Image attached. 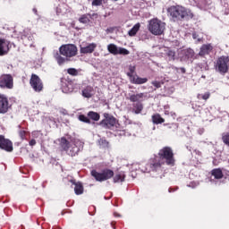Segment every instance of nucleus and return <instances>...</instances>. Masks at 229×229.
I'll use <instances>...</instances> for the list:
<instances>
[{
	"label": "nucleus",
	"instance_id": "1",
	"mask_svg": "<svg viewBox=\"0 0 229 229\" xmlns=\"http://www.w3.org/2000/svg\"><path fill=\"white\" fill-rule=\"evenodd\" d=\"M174 165V154L169 147H165L158 152V157H156L153 163L147 165L144 173H151V171H160L162 165Z\"/></svg>",
	"mask_w": 229,
	"mask_h": 229
},
{
	"label": "nucleus",
	"instance_id": "2",
	"mask_svg": "<svg viewBox=\"0 0 229 229\" xmlns=\"http://www.w3.org/2000/svg\"><path fill=\"white\" fill-rule=\"evenodd\" d=\"M59 53H55L54 58H55L58 65H64L69 58L78 55V47L72 44L63 45L59 47Z\"/></svg>",
	"mask_w": 229,
	"mask_h": 229
},
{
	"label": "nucleus",
	"instance_id": "3",
	"mask_svg": "<svg viewBox=\"0 0 229 229\" xmlns=\"http://www.w3.org/2000/svg\"><path fill=\"white\" fill-rule=\"evenodd\" d=\"M167 12L174 21H189L194 17V13L191 9L182 5H173L168 8Z\"/></svg>",
	"mask_w": 229,
	"mask_h": 229
},
{
	"label": "nucleus",
	"instance_id": "4",
	"mask_svg": "<svg viewBox=\"0 0 229 229\" xmlns=\"http://www.w3.org/2000/svg\"><path fill=\"white\" fill-rule=\"evenodd\" d=\"M60 146L70 157H76L78 152L83 149V143L76 139L69 141L65 138H61Z\"/></svg>",
	"mask_w": 229,
	"mask_h": 229
},
{
	"label": "nucleus",
	"instance_id": "5",
	"mask_svg": "<svg viewBox=\"0 0 229 229\" xmlns=\"http://www.w3.org/2000/svg\"><path fill=\"white\" fill-rule=\"evenodd\" d=\"M148 30L152 35H163L165 31V22L158 19H152L148 21Z\"/></svg>",
	"mask_w": 229,
	"mask_h": 229
},
{
	"label": "nucleus",
	"instance_id": "6",
	"mask_svg": "<svg viewBox=\"0 0 229 229\" xmlns=\"http://www.w3.org/2000/svg\"><path fill=\"white\" fill-rule=\"evenodd\" d=\"M229 58L228 56L222 55L217 58L215 62V69L216 72H220V74H226L229 69Z\"/></svg>",
	"mask_w": 229,
	"mask_h": 229
},
{
	"label": "nucleus",
	"instance_id": "7",
	"mask_svg": "<svg viewBox=\"0 0 229 229\" xmlns=\"http://www.w3.org/2000/svg\"><path fill=\"white\" fill-rule=\"evenodd\" d=\"M91 176H94L97 182H106V180H110V178L114 177V171L106 169L99 173L96 170H93L91 171Z\"/></svg>",
	"mask_w": 229,
	"mask_h": 229
},
{
	"label": "nucleus",
	"instance_id": "8",
	"mask_svg": "<svg viewBox=\"0 0 229 229\" xmlns=\"http://www.w3.org/2000/svg\"><path fill=\"white\" fill-rule=\"evenodd\" d=\"M30 85L34 92H42V89H44L42 80H40V77L35 73H32L30 77Z\"/></svg>",
	"mask_w": 229,
	"mask_h": 229
},
{
	"label": "nucleus",
	"instance_id": "9",
	"mask_svg": "<svg viewBox=\"0 0 229 229\" xmlns=\"http://www.w3.org/2000/svg\"><path fill=\"white\" fill-rule=\"evenodd\" d=\"M105 119L100 122V126L103 128H114V126H117V120L115 117L108 114H104Z\"/></svg>",
	"mask_w": 229,
	"mask_h": 229
},
{
	"label": "nucleus",
	"instance_id": "10",
	"mask_svg": "<svg viewBox=\"0 0 229 229\" xmlns=\"http://www.w3.org/2000/svg\"><path fill=\"white\" fill-rule=\"evenodd\" d=\"M1 89H13V77L10 74H3L0 76Z\"/></svg>",
	"mask_w": 229,
	"mask_h": 229
},
{
	"label": "nucleus",
	"instance_id": "11",
	"mask_svg": "<svg viewBox=\"0 0 229 229\" xmlns=\"http://www.w3.org/2000/svg\"><path fill=\"white\" fill-rule=\"evenodd\" d=\"M107 50L109 51V53H111V55H130V51L128 49L118 47L114 44H109L107 46Z\"/></svg>",
	"mask_w": 229,
	"mask_h": 229
},
{
	"label": "nucleus",
	"instance_id": "12",
	"mask_svg": "<svg viewBox=\"0 0 229 229\" xmlns=\"http://www.w3.org/2000/svg\"><path fill=\"white\" fill-rule=\"evenodd\" d=\"M81 49V53L82 55H89V54H92L93 51H96V47H98V44L96 43H82L80 46Z\"/></svg>",
	"mask_w": 229,
	"mask_h": 229
},
{
	"label": "nucleus",
	"instance_id": "13",
	"mask_svg": "<svg viewBox=\"0 0 229 229\" xmlns=\"http://www.w3.org/2000/svg\"><path fill=\"white\" fill-rule=\"evenodd\" d=\"M0 148L1 149H4V151H13V144L10 140L4 139V136H0Z\"/></svg>",
	"mask_w": 229,
	"mask_h": 229
},
{
	"label": "nucleus",
	"instance_id": "14",
	"mask_svg": "<svg viewBox=\"0 0 229 229\" xmlns=\"http://www.w3.org/2000/svg\"><path fill=\"white\" fill-rule=\"evenodd\" d=\"M10 108V104L8 103V98L4 95H0V114H6Z\"/></svg>",
	"mask_w": 229,
	"mask_h": 229
},
{
	"label": "nucleus",
	"instance_id": "15",
	"mask_svg": "<svg viewBox=\"0 0 229 229\" xmlns=\"http://www.w3.org/2000/svg\"><path fill=\"white\" fill-rule=\"evenodd\" d=\"M144 98H148L145 93L129 94V100L131 103H139L144 101Z\"/></svg>",
	"mask_w": 229,
	"mask_h": 229
},
{
	"label": "nucleus",
	"instance_id": "16",
	"mask_svg": "<svg viewBox=\"0 0 229 229\" xmlns=\"http://www.w3.org/2000/svg\"><path fill=\"white\" fill-rule=\"evenodd\" d=\"M214 49L212 44L202 45L199 52V56H206V55H210Z\"/></svg>",
	"mask_w": 229,
	"mask_h": 229
},
{
	"label": "nucleus",
	"instance_id": "17",
	"mask_svg": "<svg viewBox=\"0 0 229 229\" xmlns=\"http://www.w3.org/2000/svg\"><path fill=\"white\" fill-rule=\"evenodd\" d=\"M10 43L4 39H0V56H4V55H8V51H10Z\"/></svg>",
	"mask_w": 229,
	"mask_h": 229
},
{
	"label": "nucleus",
	"instance_id": "18",
	"mask_svg": "<svg viewBox=\"0 0 229 229\" xmlns=\"http://www.w3.org/2000/svg\"><path fill=\"white\" fill-rule=\"evenodd\" d=\"M74 90V87L72 85V82H64L63 83V86H62V91L64 93V94H71V92H72Z\"/></svg>",
	"mask_w": 229,
	"mask_h": 229
},
{
	"label": "nucleus",
	"instance_id": "19",
	"mask_svg": "<svg viewBox=\"0 0 229 229\" xmlns=\"http://www.w3.org/2000/svg\"><path fill=\"white\" fill-rule=\"evenodd\" d=\"M82 96L83 98H92L94 96V88H92L91 86L86 87L82 90Z\"/></svg>",
	"mask_w": 229,
	"mask_h": 229
},
{
	"label": "nucleus",
	"instance_id": "20",
	"mask_svg": "<svg viewBox=\"0 0 229 229\" xmlns=\"http://www.w3.org/2000/svg\"><path fill=\"white\" fill-rule=\"evenodd\" d=\"M71 182L75 185L74 187V192L77 196H80L81 194H83V185L81 184V182H76L74 181H71Z\"/></svg>",
	"mask_w": 229,
	"mask_h": 229
},
{
	"label": "nucleus",
	"instance_id": "21",
	"mask_svg": "<svg viewBox=\"0 0 229 229\" xmlns=\"http://www.w3.org/2000/svg\"><path fill=\"white\" fill-rule=\"evenodd\" d=\"M162 55L168 57V60H174L175 53L174 51L169 49L168 47H163Z\"/></svg>",
	"mask_w": 229,
	"mask_h": 229
},
{
	"label": "nucleus",
	"instance_id": "22",
	"mask_svg": "<svg viewBox=\"0 0 229 229\" xmlns=\"http://www.w3.org/2000/svg\"><path fill=\"white\" fill-rule=\"evenodd\" d=\"M124 178H126V174H124V172H119L116 174L114 177V183H121L124 182Z\"/></svg>",
	"mask_w": 229,
	"mask_h": 229
},
{
	"label": "nucleus",
	"instance_id": "23",
	"mask_svg": "<svg viewBox=\"0 0 229 229\" xmlns=\"http://www.w3.org/2000/svg\"><path fill=\"white\" fill-rule=\"evenodd\" d=\"M147 82H148V78H140L139 76L132 77V83H134L135 85H142Z\"/></svg>",
	"mask_w": 229,
	"mask_h": 229
},
{
	"label": "nucleus",
	"instance_id": "24",
	"mask_svg": "<svg viewBox=\"0 0 229 229\" xmlns=\"http://www.w3.org/2000/svg\"><path fill=\"white\" fill-rule=\"evenodd\" d=\"M152 123L154 124H162V123H165V120L159 114H156L152 115Z\"/></svg>",
	"mask_w": 229,
	"mask_h": 229
},
{
	"label": "nucleus",
	"instance_id": "25",
	"mask_svg": "<svg viewBox=\"0 0 229 229\" xmlns=\"http://www.w3.org/2000/svg\"><path fill=\"white\" fill-rule=\"evenodd\" d=\"M140 30V23H136L130 30H129V36L130 37H135L137 35V32Z\"/></svg>",
	"mask_w": 229,
	"mask_h": 229
},
{
	"label": "nucleus",
	"instance_id": "26",
	"mask_svg": "<svg viewBox=\"0 0 229 229\" xmlns=\"http://www.w3.org/2000/svg\"><path fill=\"white\" fill-rule=\"evenodd\" d=\"M212 176H214L216 180H221V178H223V171L219 168L214 169L212 171Z\"/></svg>",
	"mask_w": 229,
	"mask_h": 229
},
{
	"label": "nucleus",
	"instance_id": "27",
	"mask_svg": "<svg viewBox=\"0 0 229 229\" xmlns=\"http://www.w3.org/2000/svg\"><path fill=\"white\" fill-rule=\"evenodd\" d=\"M133 106L134 108L132 109V112H134V114H140V112H142V110L144 109V106H142L140 102L134 104Z\"/></svg>",
	"mask_w": 229,
	"mask_h": 229
},
{
	"label": "nucleus",
	"instance_id": "28",
	"mask_svg": "<svg viewBox=\"0 0 229 229\" xmlns=\"http://www.w3.org/2000/svg\"><path fill=\"white\" fill-rule=\"evenodd\" d=\"M79 22L81 24H89L90 22V14H83L81 16Z\"/></svg>",
	"mask_w": 229,
	"mask_h": 229
},
{
	"label": "nucleus",
	"instance_id": "29",
	"mask_svg": "<svg viewBox=\"0 0 229 229\" xmlns=\"http://www.w3.org/2000/svg\"><path fill=\"white\" fill-rule=\"evenodd\" d=\"M185 56L188 58V60H192L194 58V50L192 48H188L184 51Z\"/></svg>",
	"mask_w": 229,
	"mask_h": 229
},
{
	"label": "nucleus",
	"instance_id": "30",
	"mask_svg": "<svg viewBox=\"0 0 229 229\" xmlns=\"http://www.w3.org/2000/svg\"><path fill=\"white\" fill-rule=\"evenodd\" d=\"M88 117H89V119H92V121H99V114L90 111L88 113Z\"/></svg>",
	"mask_w": 229,
	"mask_h": 229
},
{
	"label": "nucleus",
	"instance_id": "31",
	"mask_svg": "<svg viewBox=\"0 0 229 229\" xmlns=\"http://www.w3.org/2000/svg\"><path fill=\"white\" fill-rule=\"evenodd\" d=\"M222 140L226 146H229V132H224L222 134Z\"/></svg>",
	"mask_w": 229,
	"mask_h": 229
},
{
	"label": "nucleus",
	"instance_id": "32",
	"mask_svg": "<svg viewBox=\"0 0 229 229\" xmlns=\"http://www.w3.org/2000/svg\"><path fill=\"white\" fill-rule=\"evenodd\" d=\"M79 121H81V123L90 124V119H89V117H87L85 114L79 115Z\"/></svg>",
	"mask_w": 229,
	"mask_h": 229
},
{
	"label": "nucleus",
	"instance_id": "33",
	"mask_svg": "<svg viewBox=\"0 0 229 229\" xmlns=\"http://www.w3.org/2000/svg\"><path fill=\"white\" fill-rule=\"evenodd\" d=\"M98 146L100 148H108V141L105 139L98 140Z\"/></svg>",
	"mask_w": 229,
	"mask_h": 229
},
{
	"label": "nucleus",
	"instance_id": "34",
	"mask_svg": "<svg viewBox=\"0 0 229 229\" xmlns=\"http://www.w3.org/2000/svg\"><path fill=\"white\" fill-rule=\"evenodd\" d=\"M68 74H70L71 76H78V70L74 69V68H70L67 70Z\"/></svg>",
	"mask_w": 229,
	"mask_h": 229
},
{
	"label": "nucleus",
	"instance_id": "35",
	"mask_svg": "<svg viewBox=\"0 0 229 229\" xmlns=\"http://www.w3.org/2000/svg\"><path fill=\"white\" fill-rule=\"evenodd\" d=\"M192 38L194 40H197L198 42H201V36H199V34L196 33V32H193L192 33Z\"/></svg>",
	"mask_w": 229,
	"mask_h": 229
},
{
	"label": "nucleus",
	"instance_id": "36",
	"mask_svg": "<svg viewBox=\"0 0 229 229\" xmlns=\"http://www.w3.org/2000/svg\"><path fill=\"white\" fill-rule=\"evenodd\" d=\"M103 4V0H93L92 6H101Z\"/></svg>",
	"mask_w": 229,
	"mask_h": 229
},
{
	"label": "nucleus",
	"instance_id": "37",
	"mask_svg": "<svg viewBox=\"0 0 229 229\" xmlns=\"http://www.w3.org/2000/svg\"><path fill=\"white\" fill-rule=\"evenodd\" d=\"M151 83L154 87H156V89H160V87H162V82L158 81H154Z\"/></svg>",
	"mask_w": 229,
	"mask_h": 229
},
{
	"label": "nucleus",
	"instance_id": "38",
	"mask_svg": "<svg viewBox=\"0 0 229 229\" xmlns=\"http://www.w3.org/2000/svg\"><path fill=\"white\" fill-rule=\"evenodd\" d=\"M55 12H56L57 15H62V13H64V10L62 9V7L60 5L56 7Z\"/></svg>",
	"mask_w": 229,
	"mask_h": 229
},
{
	"label": "nucleus",
	"instance_id": "39",
	"mask_svg": "<svg viewBox=\"0 0 229 229\" xmlns=\"http://www.w3.org/2000/svg\"><path fill=\"white\" fill-rule=\"evenodd\" d=\"M19 136L22 140H24V137H26V131H19Z\"/></svg>",
	"mask_w": 229,
	"mask_h": 229
},
{
	"label": "nucleus",
	"instance_id": "40",
	"mask_svg": "<svg viewBox=\"0 0 229 229\" xmlns=\"http://www.w3.org/2000/svg\"><path fill=\"white\" fill-rule=\"evenodd\" d=\"M23 40H29L30 42H33V36L30 35L28 36H23Z\"/></svg>",
	"mask_w": 229,
	"mask_h": 229
},
{
	"label": "nucleus",
	"instance_id": "41",
	"mask_svg": "<svg viewBox=\"0 0 229 229\" xmlns=\"http://www.w3.org/2000/svg\"><path fill=\"white\" fill-rule=\"evenodd\" d=\"M208 98H210V93H208V92L202 95V99H204L205 101H207V99H208Z\"/></svg>",
	"mask_w": 229,
	"mask_h": 229
},
{
	"label": "nucleus",
	"instance_id": "42",
	"mask_svg": "<svg viewBox=\"0 0 229 229\" xmlns=\"http://www.w3.org/2000/svg\"><path fill=\"white\" fill-rule=\"evenodd\" d=\"M129 71H130V72H132V74H133V72H135V66L130 65L129 66Z\"/></svg>",
	"mask_w": 229,
	"mask_h": 229
},
{
	"label": "nucleus",
	"instance_id": "43",
	"mask_svg": "<svg viewBox=\"0 0 229 229\" xmlns=\"http://www.w3.org/2000/svg\"><path fill=\"white\" fill-rule=\"evenodd\" d=\"M30 146H35V144H37V140H31L30 142H29Z\"/></svg>",
	"mask_w": 229,
	"mask_h": 229
},
{
	"label": "nucleus",
	"instance_id": "44",
	"mask_svg": "<svg viewBox=\"0 0 229 229\" xmlns=\"http://www.w3.org/2000/svg\"><path fill=\"white\" fill-rule=\"evenodd\" d=\"M198 184H196V182H191L188 187H192L194 189V187H196Z\"/></svg>",
	"mask_w": 229,
	"mask_h": 229
},
{
	"label": "nucleus",
	"instance_id": "45",
	"mask_svg": "<svg viewBox=\"0 0 229 229\" xmlns=\"http://www.w3.org/2000/svg\"><path fill=\"white\" fill-rule=\"evenodd\" d=\"M127 76L133 79V73L131 72H127Z\"/></svg>",
	"mask_w": 229,
	"mask_h": 229
},
{
	"label": "nucleus",
	"instance_id": "46",
	"mask_svg": "<svg viewBox=\"0 0 229 229\" xmlns=\"http://www.w3.org/2000/svg\"><path fill=\"white\" fill-rule=\"evenodd\" d=\"M114 217H121V214L114 212Z\"/></svg>",
	"mask_w": 229,
	"mask_h": 229
},
{
	"label": "nucleus",
	"instance_id": "47",
	"mask_svg": "<svg viewBox=\"0 0 229 229\" xmlns=\"http://www.w3.org/2000/svg\"><path fill=\"white\" fill-rule=\"evenodd\" d=\"M197 98H198V99H201V98H203V95L199 94V95L197 96Z\"/></svg>",
	"mask_w": 229,
	"mask_h": 229
},
{
	"label": "nucleus",
	"instance_id": "48",
	"mask_svg": "<svg viewBox=\"0 0 229 229\" xmlns=\"http://www.w3.org/2000/svg\"><path fill=\"white\" fill-rule=\"evenodd\" d=\"M32 12L37 15V8H33Z\"/></svg>",
	"mask_w": 229,
	"mask_h": 229
},
{
	"label": "nucleus",
	"instance_id": "49",
	"mask_svg": "<svg viewBox=\"0 0 229 229\" xmlns=\"http://www.w3.org/2000/svg\"><path fill=\"white\" fill-rule=\"evenodd\" d=\"M200 9H201V10H207V7L200 5Z\"/></svg>",
	"mask_w": 229,
	"mask_h": 229
},
{
	"label": "nucleus",
	"instance_id": "50",
	"mask_svg": "<svg viewBox=\"0 0 229 229\" xmlns=\"http://www.w3.org/2000/svg\"><path fill=\"white\" fill-rule=\"evenodd\" d=\"M181 71H182V72L184 73L185 72V68H182Z\"/></svg>",
	"mask_w": 229,
	"mask_h": 229
}]
</instances>
